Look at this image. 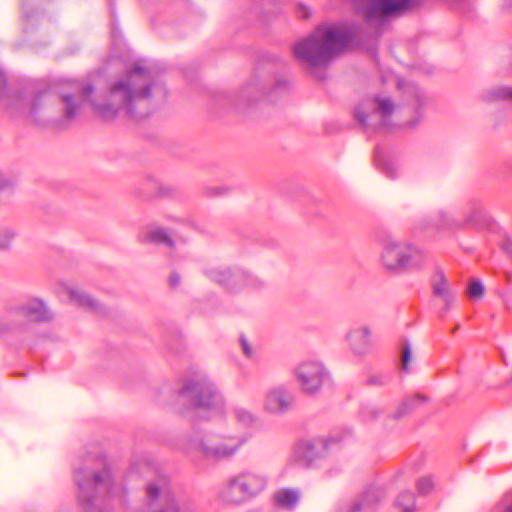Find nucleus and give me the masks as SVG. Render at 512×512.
Segmentation results:
<instances>
[{
  "label": "nucleus",
  "instance_id": "13",
  "mask_svg": "<svg viewBox=\"0 0 512 512\" xmlns=\"http://www.w3.org/2000/svg\"><path fill=\"white\" fill-rule=\"evenodd\" d=\"M293 404V395L284 385L269 387L263 397L262 409L269 415H282L286 413Z\"/></svg>",
  "mask_w": 512,
  "mask_h": 512
},
{
  "label": "nucleus",
  "instance_id": "4",
  "mask_svg": "<svg viewBox=\"0 0 512 512\" xmlns=\"http://www.w3.org/2000/svg\"><path fill=\"white\" fill-rule=\"evenodd\" d=\"M379 261L386 271L400 274L421 269L425 265L426 255L410 242L389 237L382 241Z\"/></svg>",
  "mask_w": 512,
  "mask_h": 512
},
{
  "label": "nucleus",
  "instance_id": "36",
  "mask_svg": "<svg viewBox=\"0 0 512 512\" xmlns=\"http://www.w3.org/2000/svg\"><path fill=\"white\" fill-rule=\"evenodd\" d=\"M40 97H41V95H38L37 97H35V99H34V101L32 103V110L33 111H36L38 109Z\"/></svg>",
  "mask_w": 512,
  "mask_h": 512
},
{
  "label": "nucleus",
  "instance_id": "20",
  "mask_svg": "<svg viewBox=\"0 0 512 512\" xmlns=\"http://www.w3.org/2000/svg\"><path fill=\"white\" fill-rule=\"evenodd\" d=\"M275 504L286 510H293L300 500V492L293 488H281L273 495Z\"/></svg>",
  "mask_w": 512,
  "mask_h": 512
},
{
  "label": "nucleus",
  "instance_id": "30",
  "mask_svg": "<svg viewBox=\"0 0 512 512\" xmlns=\"http://www.w3.org/2000/svg\"><path fill=\"white\" fill-rule=\"evenodd\" d=\"M240 344H241V348H242V351L245 354V356H247L249 358L253 357V355H254L253 350H252L251 346L249 345L248 341L244 337H242L240 339Z\"/></svg>",
  "mask_w": 512,
  "mask_h": 512
},
{
  "label": "nucleus",
  "instance_id": "10",
  "mask_svg": "<svg viewBox=\"0 0 512 512\" xmlns=\"http://www.w3.org/2000/svg\"><path fill=\"white\" fill-rule=\"evenodd\" d=\"M205 275L230 292H240L258 284V279L255 276L237 267H210L205 270Z\"/></svg>",
  "mask_w": 512,
  "mask_h": 512
},
{
  "label": "nucleus",
  "instance_id": "8",
  "mask_svg": "<svg viewBox=\"0 0 512 512\" xmlns=\"http://www.w3.org/2000/svg\"><path fill=\"white\" fill-rule=\"evenodd\" d=\"M90 476L91 473L86 469L75 468V481L79 487L81 499L87 498V502H90L92 492L110 497H114L119 493V488L115 485L108 469H104L101 473L93 474L92 477Z\"/></svg>",
  "mask_w": 512,
  "mask_h": 512
},
{
  "label": "nucleus",
  "instance_id": "23",
  "mask_svg": "<svg viewBox=\"0 0 512 512\" xmlns=\"http://www.w3.org/2000/svg\"><path fill=\"white\" fill-rule=\"evenodd\" d=\"M17 236L16 230L12 226H0V250H7L11 247Z\"/></svg>",
  "mask_w": 512,
  "mask_h": 512
},
{
  "label": "nucleus",
  "instance_id": "7",
  "mask_svg": "<svg viewBox=\"0 0 512 512\" xmlns=\"http://www.w3.org/2000/svg\"><path fill=\"white\" fill-rule=\"evenodd\" d=\"M395 105L389 97H375L359 104L354 116L365 129L385 130L391 128Z\"/></svg>",
  "mask_w": 512,
  "mask_h": 512
},
{
  "label": "nucleus",
  "instance_id": "6",
  "mask_svg": "<svg viewBox=\"0 0 512 512\" xmlns=\"http://www.w3.org/2000/svg\"><path fill=\"white\" fill-rule=\"evenodd\" d=\"M268 486V477L256 470H243L231 476L222 491V499L229 504L245 503L259 494Z\"/></svg>",
  "mask_w": 512,
  "mask_h": 512
},
{
  "label": "nucleus",
  "instance_id": "22",
  "mask_svg": "<svg viewBox=\"0 0 512 512\" xmlns=\"http://www.w3.org/2000/svg\"><path fill=\"white\" fill-rule=\"evenodd\" d=\"M143 241H150L155 243H162L168 246L172 245V240L167 232L158 226H151L147 232L142 236Z\"/></svg>",
  "mask_w": 512,
  "mask_h": 512
},
{
  "label": "nucleus",
  "instance_id": "3",
  "mask_svg": "<svg viewBox=\"0 0 512 512\" xmlns=\"http://www.w3.org/2000/svg\"><path fill=\"white\" fill-rule=\"evenodd\" d=\"M359 43L358 30L347 25H324L294 46L295 57L311 66L327 64Z\"/></svg>",
  "mask_w": 512,
  "mask_h": 512
},
{
  "label": "nucleus",
  "instance_id": "9",
  "mask_svg": "<svg viewBox=\"0 0 512 512\" xmlns=\"http://www.w3.org/2000/svg\"><path fill=\"white\" fill-rule=\"evenodd\" d=\"M348 435V431L345 433L335 432L327 437L300 441L296 445L290 461L299 465L311 464L334 445L341 443Z\"/></svg>",
  "mask_w": 512,
  "mask_h": 512
},
{
  "label": "nucleus",
  "instance_id": "37",
  "mask_svg": "<svg viewBox=\"0 0 512 512\" xmlns=\"http://www.w3.org/2000/svg\"><path fill=\"white\" fill-rule=\"evenodd\" d=\"M503 5L506 9H512V0H503Z\"/></svg>",
  "mask_w": 512,
  "mask_h": 512
},
{
  "label": "nucleus",
  "instance_id": "34",
  "mask_svg": "<svg viewBox=\"0 0 512 512\" xmlns=\"http://www.w3.org/2000/svg\"><path fill=\"white\" fill-rule=\"evenodd\" d=\"M439 220L437 221L436 225L438 226H444L446 223V215L445 213L441 212L439 213Z\"/></svg>",
  "mask_w": 512,
  "mask_h": 512
},
{
  "label": "nucleus",
  "instance_id": "19",
  "mask_svg": "<svg viewBox=\"0 0 512 512\" xmlns=\"http://www.w3.org/2000/svg\"><path fill=\"white\" fill-rule=\"evenodd\" d=\"M20 312L23 316L35 322L48 321L52 318L45 303L38 298L29 299L20 307Z\"/></svg>",
  "mask_w": 512,
  "mask_h": 512
},
{
  "label": "nucleus",
  "instance_id": "11",
  "mask_svg": "<svg viewBox=\"0 0 512 512\" xmlns=\"http://www.w3.org/2000/svg\"><path fill=\"white\" fill-rule=\"evenodd\" d=\"M294 377L304 393L314 394L329 380V373L321 361L305 359L295 366Z\"/></svg>",
  "mask_w": 512,
  "mask_h": 512
},
{
  "label": "nucleus",
  "instance_id": "5",
  "mask_svg": "<svg viewBox=\"0 0 512 512\" xmlns=\"http://www.w3.org/2000/svg\"><path fill=\"white\" fill-rule=\"evenodd\" d=\"M146 498L144 512H201L194 501L175 495L165 477L147 485Z\"/></svg>",
  "mask_w": 512,
  "mask_h": 512
},
{
  "label": "nucleus",
  "instance_id": "29",
  "mask_svg": "<svg viewBox=\"0 0 512 512\" xmlns=\"http://www.w3.org/2000/svg\"><path fill=\"white\" fill-rule=\"evenodd\" d=\"M424 400H425L424 397H421V396H415L414 398L407 399L406 401H404L402 403L400 410L395 414V417L399 418L402 415H404L412 407V403H414L415 401H424Z\"/></svg>",
  "mask_w": 512,
  "mask_h": 512
},
{
  "label": "nucleus",
  "instance_id": "31",
  "mask_svg": "<svg viewBox=\"0 0 512 512\" xmlns=\"http://www.w3.org/2000/svg\"><path fill=\"white\" fill-rule=\"evenodd\" d=\"M13 185L12 181L0 173V190H5Z\"/></svg>",
  "mask_w": 512,
  "mask_h": 512
},
{
  "label": "nucleus",
  "instance_id": "28",
  "mask_svg": "<svg viewBox=\"0 0 512 512\" xmlns=\"http://www.w3.org/2000/svg\"><path fill=\"white\" fill-rule=\"evenodd\" d=\"M498 512H512V491L507 493L499 502Z\"/></svg>",
  "mask_w": 512,
  "mask_h": 512
},
{
  "label": "nucleus",
  "instance_id": "17",
  "mask_svg": "<svg viewBox=\"0 0 512 512\" xmlns=\"http://www.w3.org/2000/svg\"><path fill=\"white\" fill-rule=\"evenodd\" d=\"M433 295L438 297L444 304V310H449L455 300V295L451 291L448 280L442 270H437L431 279Z\"/></svg>",
  "mask_w": 512,
  "mask_h": 512
},
{
  "label": "nucleus",
  "instance_id": "21",
  "mask_svg": "<svg viewBox=\"0 0 512 512\" xmlns=\"http://www.w3.org/2000/svg\"><path fill=\"white\" fill-rule=\"evenodd\" d=\"M376 166L388 177L395 178L398 175V165L395 161L382 155L379 151L375 155Z\"/></svg>",
  "mask_w": 512,
  "mask_h": 512
},
{
  "label": "nucleus",
  "instance_id": "15",
  "mask_svg": "<svg viewBox=\"0 0 512 512\" xmlns=\"http://www.w3.org/2000/svg\"><path fill=\"white\" fill-rule=\"evenodd\" d=\"M371 329L369 326L361 324L353 326L346 334V340L350 349L357 355H363L368 352L371 346Z\"/></svg>",
  "mask_w": 512,
  "mask_h": 512
},
{
  "label": "nucleus",
  "instance_id": "18",
  "mask_svg": "<svg viewBox=\"0 0 512 512\" xmlns=\"http://www.w3.org/2000/svg\"><path fill=\"white\" fill-rule=\"evenodd\" d=\"M59 294L61 297L67 296V299L82 308L90 309V310H98L99 305L96 300L91 298L89 295L74 287L72 285L61 283L59 286Z\"/></svg>",
  "mask_w": 512,
  "mask_h": 512
},
{
  "label": "nucleus",
  "instance_id": "24",
  "mask_svg": "<svg viewBox=\"0 0 512 512\" xmlns=\"http://www.w3.org/2000/svg\"><path fill=\"white\" fill-rule=\"evenodd\" d=\"M484 98L487 101H494L498 99H512V87L499 86L492 88L491 90L485 93Z\"/></svg>",
  "mask_w": 512,
  "mask_h": 512
},
{
  "label": "nucleus",
  "instance_id": "26",
  "mask_svg": "<svg viewBox=\"0 0 512 512\" xmlns=\"http://www.w3.org/2000/svg\"><path fill=\"white\" fill-rule=\"evenodd\" d=\"M467 294L471 299H480L484 294V286L479 280H472L467 287Z\"/></svg>",
  "mask_w": 512,
  "mask_h": 512
},
{
  "label": "nucleus",
  "instance_id": "25",
  "mask_svg": "<svg viewBox=\"0 0 512 512\" xmlns=\"http://www.w3.org/2000/svg\"><path fill=\"white\" fill-rule=\"evenodd\" d=\"M435 482L431 476H423L417 481V490L419 494H429L433 491Z\"/></svg>",
  "mask_w": 512,
  "mask_h": 512
},
{
  "label": "nucleus",
  "instance_id": "16",
  "mask_svg": "<svg viewBox=\"0 0 512 512\" xmlns=\"http://www.w3.org/2000/svg\"><path fill=\"white\" fill-rule=\"evenodd\" d=\"M225 413L231 428L235 425L239 428L248 429L253 427L258 421L257 415L241 404L232 405L229 411L225 408Z\"/></svg>",
  "mask_w": 512,
  "mask_h": 512
},
{
  "label": "nucleus",
  "instance_id": "14",
  "mask_svg": "<svg viewBox=\"0 0 512 512\" xmlns=\"http://www.w3.org/2000/svg\"><path fill=\"white\" fill-rule=\"evenodd\" d=\"M386 496V485L374 482L364 489L347 512H376Z\"/></svg>",
  "mask_w": 512,
  "mask_h": 512
},
{
  "label": "nucleus",
  "instance_id": "35",
  "mask_svg": "<svg viewBox=\"0 0 512 512\" xmlns=\"http://www.w3.org/2000/svg\"><path fill=\"white\" fill-rule=\"evenodd\" d=\"M504 248L512 259V240H507Z\"/></svg>",
  "mask_w": 512,
  "mask_h": 512
},
{
  "label": "nucleus",
  "instance_id": "1",
  "mask_svg": "<svg viewBox=\"0 0 512 512\" xmlns=\"http://www.w3.org/2000/svg\"><path fill=\"white\" fill-rule=\"evenodd\" d=\"M156 87L154 71L144 61H139L122 78L110 85L105 97L91 99L93 87H82L75 80H60L54 89L61 97L67 120L78 115L81 105L75 101L74 96L80 94L83 101L91 102L94 112L103 119H112L123 113L138 121L151 113V90Z\"/></svg>",
  "mask_w": 512,
  "mask_h": 512
},
{
  "label": "nucleus",
  "instance_id": "27",
  "mask_svg": "<svg viewBox=\"0 0 512 512\" xmlns=\"http://www.w3.org/2000/svg\"><path fill=\"white\" fill-rule=\"evenodd\" d=\"M412 354H411V346L408 342H405L402 347L401 352V369L404 372L409 371V363L411 361Z\"/></svg>",
  "mask_w": 512,
  "mask_h": 512
},
{
  "label": "nucleus",
  "instance_id": "32",
  "mask_svg": "<svg viewBox=\"0 0 512 512\" xmlns=\"http://www.w3.org/2000/svg\"><path fill=\"white\" fill-rule=\"evenodd\" d=\"M170 285L176 287L180 283V277L176 273H172L169 278Z\"/></svg>",
  "mask_w": 512,
  "mask_h": 512
},
{
  "label": "nucleus",
  "instance_id": "33",
  "mask_svg": "<svg viewBox=\"0 0 512 512\" xmlns=\"http://www.w3.org/2000/svg\"><path fill=\"white\" fill-rule=\"evenodd\" d=\"M299 17L305 18L309 15L308 8L305 6H300L298 11Z\"/></svg>",
  "mask_w": 512,
  "mask_h": 512
},
{
  "label": "nucleus",
  "instance_id": "12",
  "mask_svg": "<svg viewBox=\"0 0 512 512\" xmlns=\"http://www.w3.org/2000/svg\"><path fill=\"white\" fill-rule=\"evenodd\" d=\"M363 13L368 22L386 21L417 5V0H362Z\"/></svg>",
  "mask_w": 512,
  "mask_h": 512
},
{
  "label": "nucleus",
  "instance_id": "2",
  "mask_svg": "<svg viewBox=\"0 0 512 512\" xmlns=\"http://www.w3.org/2000/svg\"><path fill=\"white\" fill-rule=\"evenodd\" d=\"M179 396L188 399L195 407L208 414L210 426L203 435H196L190 447L206 458L229 460L246 444L248 437L229 427L225 413V398L203 372L196 371L185 379Z\"/></svg>",
  "mask_w": 512,
  "mask_h": 512
}]
</instances>
